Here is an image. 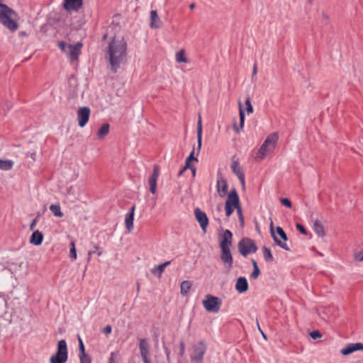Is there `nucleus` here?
Instances as JSON below:
<instances>
[{
    "label": "nucleus",
    "instance_id": "obj_1",
    "mask_svg": "<svg viewBox=\"0 0 363 363\" xmlns=\"http://www.w3.org/2000/svg\"><path fill=\"white\" fill-rule=\"evenodd\" d=\"M127 56V43L123 38L114 37L106 49V57L108 59L112 72L116 73Z\"/></svg>",
    "mask_w": 363,
    "mask_h": 363
},
{
    "label": "nucleus",
    "instance_id": "obj_2",
    "mask_svg": "<svg viewBox=\"0 0 363 363\" xmlns=\"http://www.w3.org/2000/svg\"><path fill=\"white\" fill-rule=\"evenodd\" d=\"M233 244V233L229 230H225L222 235L219 244L220 248V259L227 269H231L233 264V258L230 252Z\"/></svg>",
    "mask_w": 363,
    "mask_h": 363
},
{
    "label": "nucleus",
    "instance_id": "obj_3",
    "mask_svg": "<svg viewBox=\"0 0 363 363\" xmlns=\"http://www.w3.org/2000/svg\"><path fill=\"white\" fill-rule=\"evenodd\" d=\"M278 138V134L276 133H273L269 135L258 150L257 155L255 158V160H262L267 155V154L274 148Z\"/></svg>",
    "mask_w": 363,
    "mask_h": 363
},
{
    "label": "nucleus",
    "instance_id": "obj_4",
    "mask_svg": "<svg viewBox=\"0 0 363 363\" xmlns=\"http://www.w3.org/2000/svg\"><path fill=\"white\" fill-rule=\"evenodd\" d=\"M67 360V342L65 340H61L57 342V352L50 357V363H66Z\"/></svg>",
    "mask_w": 363,
    "mask_h": 363
},
{
    "label": "nucleus",
    "instance_id": "obj_5",
    "mask_svg": "<svg viewBox=\"0 0 363 363\" xmlns=\"http://www.w3.org/2000/svg\"><path fill=\"white\" fill-rule=\"evenodd\" d=\"M240 206H241L238 194L236 190L234 189L230 191L225 201V211L226 216H230L234 210L240 208Z\"/></svg>",
    "mask_w": 363,
    "mask_h": 363
},
{
    "label": "nucleus",
    "instance_id": "obj_6",
    "mask_svg": "<svg viewBox=\"0 0 363 363\" xmlns=\"http://www.w3.org/2000/svg\"><path fill=\"white\" fill-rule=\"evenodd\" d=\"M202 304L208 312L218 313L222 306V300L211 294H207L202 301Z\"/></svg>",
    "mask_w": 363,
    "mask_h": 363
},
{
    "label": "nucleus",
    "instance_id": "obj_7",
    "mask_svg": "<svg viewBox=\"0 0 363 363\" xmlns=\"http://www.w3.org/2000/svg\"><path fill=\"white\" fill-rule=\"evenodd\" d=\"M238 247L239 252L243 257H246L249 254L255 253L257 250L255 242L248 238L241 239L238 244Z\"/></svg>",
    "mask_w": 363,
    "mask_h": 363
},
{
    "label": "nucleus",
    "instance_id": "obj_8",
    "mask_svg": "<svg viewBox=\"0 0 363 363\" xmlns=\"http://www.w3.org/2000/svg\"><path fill=\"white\" fill-rule=\"evenodd\" d=\"M207 345L204 341H200L193 346V353L191 360L196 363H202L206 352Z\"/></svg>",
    "mask_w": 363,
    "mask_h": 363
},
{
    "label": "nucleus",
    "instance_id": "obj_9",
    "mask_svg": "<svg viewBox=\"0 0 363 363\" xmlns=\"http://www.w3.org/2000/svg\"><path fill=\"white\" fill-rule=\"evenodd\" d=\"M91 110L89 107H80L77 111V120L79 126L83 128L89 121Z\"/></svg>",
    "mask_w": 363,
    "mask_h": 363
},
{
    "label": "nucleus",
    "instance_id": "obj_10",
    "mask_svg": "<svg viewBox=\"0 0 363 363\" xmlns=\"http://www.w3.org/2000/svg\"><path fill=\"white\" fill-rule=\"evenodd\" d=\"M140 352L142 359L144 363H151L150 359L148 357L150 345L146 338H142L140 340L139 343Z\"/></svg>",
    "mask_w": 363,
    "mask_h": 363
},
{
    "label": "nucleus",
    "instance_id": "obj_11",
    "mask_svg": "<svg viewBox=\"0 0 363 363\" xmlns=\"http://www.w3.org/2000/svg\"><path fill=\"white\" fill-rule=\"evenodd\" d=\"M160 175L159 167L157 164L153 166L152 174L148 179V184L150 186V191L152 194H155L157 191V182Z\"/></svg>",
    "mask_w": 363,
    "mask_h": 363
},
{
    "label": "nucleus",
    "instance_id": "obj_12",
    "mask_svg": "<svg viewBox=\"0 0 363 363\" xmlns=\"http://www.w3.org/2000/svg\"><path fill=\"white\" fill-rule=\"evenodd\" d=\"M194 214L196 220L200 224V226L203 232L206 231L208 225V218L205 212L202 211L199 208L194 210Z\"/></svg>",
    "mask_w": 363,
    "mask_h": 363
},
{
    "label": "nucleus",
    "instance_id": "obj_13",
    "mask_svg": "<svg viewBox=\"0 0 363 363\" xmlns=\"http://www.w3.org/2000/svg\"><path fill=\"white\" fill-rule=\"evenodd\" d=\"M83 5V0H63V7L67 12L78 11Z\"/></svg>",
    "mask_w": 363,
    "mask_h": 363
},
{
    "label": "nucleus",
    "instance_id": "obj_14",
    "mask_svg": "<svg viewBox=\"0 0 363 363\" xmlns=\"http://www.w3.org/2000/svg\"><path fill=\"white\" fill-rule=\"evenodd\" d=\"M231 169L236 174L238 179L241 182V184L245 185V174L242 171V167L240 166L238 160L235 159V157H233L232 164H231Z\"/></svg>",
    "mask_w": 363,
    "mask_h": 363
},
{
    "label": "nucleus",
    "instance_id": "obj_15",
    "mask_svg": "<svg viewBox=\"0 0 363 363\" xmlns=\"http://www.w3.org/2000/svg\"><path fill=\"white\" fill-rule=\"evenodd\" d=\"M82 47V43L80 42L77 43L75 45H68L67 52L72 61H74L78 59V57L81 53Z\"/></svg>",
    "mask_w": 363,
    "mask_h": 363
},
{
    "label": "nucleus",
    "instance_id": "obj_16",
    "mask_svg": "<svg viewBox=\"0 0 363 363\" xmlns=\"http://www.w3.org/2000/svg\"><path fill=\"white\" fill-rule=\"evenodd\" d=\"M359 350L363 351V343H350L341 350V354L346 356Z\"/></svg>",
    "mask_w": 363,
    "mask_h": 363
},
{
    "label": "nucleus",
    "instance_id": "obj_17",
    "mask_svg": "<svg viewBox=\"0 0 363 363\" xmlns=\"http://www.w3.org/2000/svg\"><path fill=\"white\" fill-rule=\"evenodd\" d=\"M135 205H133L129 211L125 215V225L128 232H130L133 228L134 213Z\"/></svg>",
    "mask_w": 363,
    "mask_h": 363
},
{
    "label": "nucleus",
    "instance_id": "obj_18",
    "mask_svg": "<svg viewBox=\"0 0 363 363\" xmlns=\"http://www.w3.org/2000/svg\"><path fill=\"white\" fill-rule=\"evenodd\" d=\"M216 188L218 193L220 197H224L228 193V184L226 180L220 177L217 180Z\"/></svg>",
    "mask_w": 363,
    "mask_h": 363
},
{
    "label": "nucleus",
    "instance_id": "obj_19",
    "mask_svg": "<svg viewBox=\"0 0 363 363\" xmlns=\"http://www.w3.org/2000/svg\"><path fill=\"white\" fill-rule=\"evenodd\" d=\"M270 233H271V235L277 245H278L279 247H280L281 248L284 249L286 251L291 250L290 247L288 246V245L286 242H281V240H279V238H277V235L275 233L276 230L274 231V230L272 221L270 223Z\"/></svg>",
    "mask_w": 363,
    "mask_h": 363
},
{
    "label": "nucleus",
    "instance_id": "obj_20",
    "mask_svg": "<svg viewBox=\"0 0 363 363\" xmlns=\"http://www.w3.org/2000/svg\"><path fill=\"white\" fill-rule=\"evenodd\" d=\"M150 26L151 28L157 29L162 26V21L158 16L157 12L156 10H152L150 11Z\"/></svg>",
    "mask_w": 363,
    "mask_h": 363
},
{
    "label": "nucleus",
    "instance_id": "obj_21",
    "mask_svg": "<svg viewBox=\"0 0 363 363\" xmlns=\"http://www.w3.org/2000/svg\"><path fill=\"white\" fill-rule=\"evenodd\" d=\"M235 289L240 294L245 293L248 290V283L245 277H240L237 279L235 284Z\"/></svg>",
    "mask_w": 363,
    "mask_h": 363
},
{
    "label": "nucleus",
    "instance_id": "obj_22",
    "mask_svg": "<svg viewBox=\"0 0 363 363\" xmlns=\"http://www.w3.org/2000/svg\"><path fill=\"white\" fill-rule=\"evenodd\" d=\"M43 240V235L39 230H35L33 233L30 238V242L34 245H40Z\"/></svg>",
    "mask_w": 363,
    "mask_h": 363
},
{
    "label": "nucleus",
    "instance_id": "obj_23",
    "mask_svg": "<svg viewBox=\"0 0 363 363\" xmlns=\"http://www.w3.org/2000/svg\"><path fill=\"white\" fill-rule=\"evenodd\" d=\"M239 116H240V125H237L235 123L233 125L235 131L239 133L243 128L245 123V113L242 108L241 104H239Z\"/></svg>",
    "mask_w": 363,
    "mask_h": 363
},
{
    "label": "nucleus",
    "instance_id": "obj_24",
    "mask_svg": "<svg viewBox=\"0 0 363 363\" xmlns=\"http://www.w3.org/2000/svg\"><path fill=\"white\" fill-rule=\"evenodd\" d=\"M313 230L315 232V233L319 237H324L325 235V232L324 229V226L321 223V222L318 220H316L313 223Z\"/></svg>",
    "mask_w": 363,
    "mask_h": 363
},
{
    "label": "nucleus",
    "instance_id": "obj_25",
    "mask_svg": "<svg viewBox=\"0 0 363 363\" xmlns=\"http://www.w3.org/2000/svg\"><path fill=\"white\" fill-rule=\"evenodd\" d=\"M109 128L110 126L108 123L103 124L97 132V137L99 139H102L106 136L109 133Z\"/></svg>",
    "mask_w": 363,
    "mask_h": 363
},
{
    "label": "nucleus",
    "instance_id": "obj_26",
    "mask_svg": "<svg viewBox=\"0 0 363 363\" xmlns=\"http://www.w3.org/2000/svg\"><path fill=\"white\" fill-rule=\"evenodd\" d=\"M13 162L10 160H0V169L7 171L12 169Z\"/></svg>",
    "mask_w": 363,
    "mask_h": 363
},
{
    "label": "nucleus",
    "instance_id": "obj_27",
    "mask_svg": "<svg viewBox=\"0 0 363 363\" xmlns=\"http://www.w3.org/2000/svg\"><path fill=\"white\" fill-rule=\"evenodd\" d=\"M197 138H198V148L200 149L201 147V138H202V123L201 118L199 117L197 123Z\"/></svg>",
    "mask_w": 363,
    "mask_h": 363
},
{
    "label": "nucleus",
    "instance_id": "obj_28",
    "mask_svg": "<svg viewBox=\"0 0 363 363\" xmlns=\"http://www.w3.org/2000/svg\"><path fill=\"white\" fill-rule=\"evenodd\" d=\"M192 284L189 281H183L181 283V294L183 296H186L188 294L190 289L191 288Z\"/></svg>",
    "mask_w": 363,
    "mask_h": 363
},
{
    "label": "nucleus",
    "instance_id": "obj_29",
    "mask_svg": "<svg viewBox=\"0 0 363 363\" xmlns=\"http://www.w3.org/2000/svg\"><path fill=\"white\" fill-rule=\"evenodd\" d=\"M263 257L266 262H269L274 260V257L272 254L270 249L264 246L262 247Z\"/></svg>",
    "mask_w": 363,
    "mask_h": 363
},
{
    "label": "nucleus",
    "instance_id": "obj_30",
    "mask_svg": "<svg viewBox=\"0 0 363 363\" xmlns=\"http://www.w3.org/2000/svg\"><path fill=\"white\" fill-rule=\"evenodd\" d=\"M50 210L51 211V212H52V213L55 216H57V217H62V216H63V213H62V212L61 211V208H60V205L52 204V205L50 206Z\"/></svg>",
    "mask_w": 363,
    "mask_h": 363
},
{
    "label": "nucleus",
    "instance_id": "obj_31",
    "mask_svg": "<svg viewBox=\"0 0 363 363\" xmlns=\"http://www.w3.org/2000/svg\"><path fill=\"white\" fill-rule=\"evenodd\" d=\"M164 269L160 265H157L151 269L150 272L152 274L157 277H161Z\"/></svg>",
    "mask_w": 363,
    "mask_h": 363
},
{
    "label": "nucleus",
    "instance_id": "obj_32",
    "mask_svg": "<svg viewBox=\"0 0 363 363\" xmlns=\"http://www.w3.org/2000/svg\"><path fill=\"white\" fill-rule=\"evenodd\" d=\"M276 235L280 237V238L283 240V242H286V241L288 240L287 235L282 228L277 226L276 228Z\"/></svg>",
    "mask_w": 363,
    "mask_h": 363
},
{
    "label": "nucleus",
    "instance_id": "obj_33",
    "mask_svg": "<svg viewBox=\"0 0 363 363\" xmlns=\"http://www.w3.org/2000/svg\"><path fill=\"white\" fill-rule=\"evenodd\" d=\"M176 60L179 62H186L187 58L185 56L184 50H182L177 52Z\"/></svg>",
    "mask_w": 363,
    "mask_h": 363
},
{
    "label": "nucleus",
    "instance_id": "obj_34",
    "mask_svg": "<svg viewBox=\"0 0 363 363\" xmlns=\"http://www.w3.org/2000/svg\"><path fill=\"white\" fill-rule=\"evenodd\" d=\"M246 111L248 114L253 113V107L251 104V100L250 97H247L245 100Z\"/></svg>",
    "mask_w": 363,
    "mask_h": 363
},
{
    "label": "nucleus",
    "instance_id": "obj_35",
    "mask_svg": "<svg viewBox=\"0 0 363 363\" xmlns=\"http://www.w3.org/2000/svg\"><path fill=\"white\" fill-rule=\"evenodd\" d=\"M79 359L81 363H91V358L86 353L79 354Z\"/></svg>",
    "mask_w": 363,
    "mask_h": 363
},
{
    "label": "nucleus",
    "instance_id": "obj_36",
    "mask_svg": "<svg viewBox=\"0 0 363 363\" xmlns=\"http://www.w3.org/2000/svg\"><path fill=\"white\" fill-rule=\"evenodd\" d=\"M236 211H237V213L238 215V218H239V220L240 222V225H241V226H243L244 224H245V219H244V216H243L242 212L241 206L240 208H238L236 209Z\"/></svg>",
    "mask_w": 363,
    "mask_h": 363
},
{
    "label": "nucleus",
    "instance_id": "obj_37",
    "mask_svg": "<svg viewBox=\"0 0 363 363\" xmlns=\"http://www.w3.org/2000/svg\"><path fill=\"white\" fill-rule=\"evenodd\" d=\"M70 245H71V247H70V257L72 258H73L74 259H77V251H76L74 242H72Z\"/></svg>",
    "mask_w": 363,
    "mask_h": 363
},
{
    "label": "nucleus",
    "instance_id": "obj_38",
    "mask_svg": "<svg viewBox=\"0 0 363 363\" xmlns=\"http://www.w3.org/2000/svg\"><path fill=\"white\" fill-rule=\"evenodd\" d=\"M354 259L355 261L362 262L363 261V250L356 252L354 255Z\"/></svg>",
    "mask_w": 363,
    "mask_h": 363
},
{
    "label": "nucleus",
    "instance_id": "obj_39",
    "mask_svg": "<svg viewBox=\"0 0 363 363\" xmlns=\"http://www.w3.org/2000/svg\"><path fill=\"white\" fill-rule=\"evenodd\" d=\"M312 339L315 340L322 337V334L318 330H313L310 333Z\"/></svg>",
    "mask_w": 363,
    "mask_h": 363
},
{
    "label": "nucleus",
    "instance_id": "obj_40",
    "mask_svg": "<svg viewBox=\"0 0 363 363\" xmlns=\"http://www.w3.org/2000/svg\"><path fill=\"white\" fill-rule=\"evenodd\" d=\"M259 274H260V270H259V267L253 268V271H252L250 277L252 279H256L259 276Z\"/></svg>",
    "mask_w": 363,
    "mask_h": 363
},
{
    "label": "nucleus",
    "instance_id": "obj_41",
    "mask_svg": "<svg viewBox=\"0 0 363 363\" xmlns=\"http://www.w3.org/2000/svg\"><path fill=\"white\" fill-rule=\"evenodd\" d=\"M78 340H79V354H83L84 353H85V347H84V343L82 342V340L81 339V337L79 336L78 337Z\"/></svg>",
    "mask_w": 363,
    "mask_h": 363
},
{
    "label": "nucleus",
    "instance_id": "obj_42",
    "mask_svg": "<svg viewBox=\"0 0 363 363\" xmlns=\"http://www.w3.org/2000/svg\"><path fill=\"white\" fill-rule=\"evenodd\" d=\"M281 203L287 207V208H291V202L290 201L289 199H286V198H284V199H281Z\"/></svg>",
    "mask_w": 363,
    "mask_h": 363
},
{
    "label": "nucleus",
    "instance_id": "obj_43",
    "mask_svg": "<svg viewBox=\"0 0 363 363\" xmlns=\"http://www.w3.org/2000/svg\"><path fill=\"white\" fill-rule=\"evenodd\" d=\"M296 228L300 231V233L303 235H306L307 232L306 228L300 223L296 224Z\"/></svg>",
    "mask_w": 363,
    "mask_h": 363
},
{
    "label": "nucleus",
    "instance_id": "obj_44",
    "mask_svg": "<svg viewBox=\"0 0 363 363\" xmlns=\"http://www.w3.org/2000/svg\"><path fill=\"white\" fill-rule=\"evenodd\" d=\"M58 46L59 48L64 52H67V46L68 45H67L65 42L63 41H60L58 43Z\"/></svg>",
    "mask_w": 363,
    "mask_h": 363
},
{
    "label": "nucleus",
    "instance_id": "obj_45",
    "mask_svg": "<svg viewBox=\"0 0 363 363\" xmlns=\"http://www.w3.org/2000/svg\"><path fill=\"white\" fill-rule=\"evenodd\" d=\"M38 216H37L35 219H33L30 225V230H34L35 225L38 223Z\"/></svg>",
    "mask_w": 363,
    "mask_h": 363
},
{
    "label": "nucleus",
    "instance_id": "obj_46",
    "mask_svg": "<svg viewBox=\"0 0 363 363\" xmlns=\"http://www.w3.org/2000/svg\"><path fill=\"white\" fill-rule=\"evenodd\" d=\"M94 247L95 249L94 251H90L89 252V257H90L93 253H94L96 252H97V254H98L99 256L101 255V252L99 250V246L95 245L94 246Z\"/></svg>",
    "mask_w": 363,
    "mask_h": 363
},
{
    "label": "nucleus",
    "instance_id": "obj_47",
    "mask_svg": "<svg viewBox=\"0 0 363 363\" xmlns=\"http://www.w3.org/2000/svg\"><path fill=\"white\" fill-rule=\"evenodd\" d=\"M112 331V328L111 325H106L103 329V333L108 335L110 334Z\"/></svg>",
    "mask_w": 363,
    "mask_h": 363
},
{
    "label": "nucleus",
    "instance_id": "obj_48",
    "mask_svg": "<svg viewBox=\"0 0 363 363\" xmlns=\"http://www.w3.org/2000/svg\"><path fill=\"white\" fill-rule=\"evenodd\" d=\"M194 151L193 150L191 152V154L189 155V156L186 159V160L189 161V162H191V160L197 161V158L194 157Z\"/></svg>",
    "mask_w": 363,
    "mask_h": 363
},
{
    "label": "nucleus",
    "instance_id": "obj_49",
    "mask_svg": "<svg viewBox=\"0 0 363 363\" xmlns=\"http://www.w3.org/2000/svg\"><path fill=\"white\" fill-rule=\"evenodd\" d=\"M179 347H180V354L183 355L184 353V350H185V345H184V343L183 342H182L180 343Z\"/></svg>",
    "mask_w": 363,
    "mask_h": 363
},
{
    "label": "nucleus",
    "instance_id": "obj_50",
    "mask_svg": "<svg viewBox=\"0 0 363 363\" xmlns=\"http://www.w3.org/2000/svg\"><path fill=\"white\" fill-rule=\"evenodd\" d=\"M114 361H115V353L111 352L110 357L108 359V363H114Z\"/></svg>",
    "mask_w": 363,
    "mask_h": 363
},
{
    "label": "nucleus",
    "instance_id": "obj_51",
    "mask_svg": "<svg viewBox=\"0 0 363 363\" xmlns=\"http://www.w3.org/2000/svg\"><path fill=\"white\" fill-rule=\"evenodd\" d=\"M191 162L186 160L185 161V166L184 167V169H190V167H192L193 166L191 165Z\"/></svg>",
    "mask_w": 363,
    "mask_h": 363
},
{
    "label": "nucleus",
    "instance_id": "obj_52",
    "mask_svg": "<svg viewBox=\"0 0 363 363\" xmlns=\"http://www.w3.org/2000/svg\"><path fill=\"white\" fill-rule=\"evenodd\" d=\"M172 261H167L162 264H160V265L164 268L165 269L166 267H167L168 265H169L171 264Z\"/></svg>",
    "mask_w": 363,
    "mask_h": 363
},
{
    "label": "nucleus",
    "instance_id": "obj_53",
    "mask_svg": "<svg viewBox=\"0 0 363 363\" xmlns=\"http://www.w3.org/2000/svg\"><path fill=\"white\" fill-rule=\"evenodd\" d=\"M257 72V64H255L253 66L252 75H256Z\"/></svg>",
    "mask_w": 363,
    "mask_h": 363
},
{
    "label": "nucleus",
    "instance_id": "obj_54",
    "mask_svg": "<svg viewBox=\"0 0 363 363\" xmlns=\"http://www.w3.org/2000/svg\"><path fill=\"white\" fill-rule=\"evenodd\" d=\"M252 264L253 268H257L258 267L257 262L255 259H252Z\"/></svg>",
    "mask_w": 363,
    "mask_h": 363
},
{
    "label": "nucleus",
    "instance_id": "obj_55",
    "mask_svg": "<svg viewBox=\"0 0 363 363\" xmlns=\"http://www.w3.org/2000/svg\"><path fill=\"white\" fill-rule=\"evenodd\" d=\"M186 170V169H184V168L183 167V168H182V169L179 172V173H178V176H179V177L182 176Z\"/></svg>",
    "mask_w": 363,
    "mask_h": 363
},
{
    "label": "nucleus",
    "instance_id": "obj_56",
    "mask_svg": "<svg viewBox=\"0 0 363 363\" xmlns=\"http://www.w3.org/2000/svg\"><path fill=\"white\" fill-rule=\"evenodd\" d=\"M190 169L191 170L192 174L194 177L196 174V168L194 167H190Z\"/></svg>",
    "mask_w": 363,
    "mask_h": 363
},
{
    "label": "nucleus",
    "instance_id": "obj_57",
    "mask_svg": "<svg viewBox=\"0 0 363 363\" xmlns=\"http://www.w3.org/2000/svg\"><path fill=\"white\" fill-rule=\"evenodd\" d=\"M19 35H21V36H26L27 33L25 31H21V32L19 33Z\"/></svg>",
    "mask_w": 363,
    "mask_h": 363
},
{
    "label": "nucleus",
    "instance_id": "obj_58",
    "mask_svg": "<svg viewBox=\"0 0 363 363\" xmlns=\"http://www.w3.org/2000/svg\"><path fill=\"white\" fill-rule=\"evenodd\" d=\"M257 328H258V330H259V332L262 333V332H263L259 326V322H258V320L257 319Z\"/></svg>",
    "mask_w": 363,
    "mask_h": 363
},
{
    "label": "nucleus",
    "instance_id": "obj_59",
    "mask_svg": "<svg viewBox=\"0 0 363 363\" xmlns=\"http://www.w3.org/2000/svg\"><path fill=\"white\" fill-rule=\"evenodd\" d=\"M189 8L191 9H194L195 8V4L193 3V4H191L190 6H189Z\"/></svg>",
    "mask_w": 363,
    "mask_h": 363
},
{
    "label": "nucleus",
    "instance_id": "obj_60",
    "mask_svg": "<svg viewBox=\"0 0 363 363\" xmlns=\"http://www.w3.org/2000/svg\"><path fill=\"white\" fill-rule=\"evenodd\" d=\"M217 210H218V211L221 212L222 211V207L220 206H217Z\"/></svg>",
    "mask_w": 363,
    "mask_h": 363
},
{
    "label": "nucleus",
    "instance_id": "obj_61",
    "mask_svg": "<svg viewBox=\"0 0 363 363\" xmlns=\"http://www.w3.org/2000/svg\"><path fill=\"white\" fill-rule=\"evenodd\" d=\"M140 284L139 283H137V291L138 292L140 291Z\"/></svg>",
    "mask_w": 363,
    "mask_h": 363
},
{
    "label": "nucleus",
    "instance_id": "obj_62",
    "mask_svg": "<svg viewBox=\"0 0 363 363\" xmlns=\"http://www.w3.org/2000/svg\"><path fill=\"white\" fill-rule=\"evenodd\" d=\"M262 335L264 339H267L266 335L263 332H262Z\"/></svg>",
    "mask_w": 363,
    "mask_h": 363
},
{
    "label": "nucleus",
    "instance_id": "obj_63",
    "mask_svg": "<svg viewBox=\"0 0 363 363\" xmlns=\"http://www.w3.org/2000/svg\"><path fill=\"white\" fill-rule=\"evenodd\" d=\"M106 38H107V34H105V35L103 36V39H104V40H106Z\"/></svg>",
    "mask_w": 363,
    "mask_h": 363
},
{
    "label": "nucleus",
    "instance_id": "obj_64",
    "mask_svg": "<svg viewBox=\"0 0 363 363\" xmlns=\"http://www.w3.org/2000/svg\"><path fill=\"white\" fill-rule=\"evenodd\" d=\"M310 4H312L313 0H308Z\"/></svg>",
    "mask_w": 363,
    "mask_h": 363
}]
</instances>
